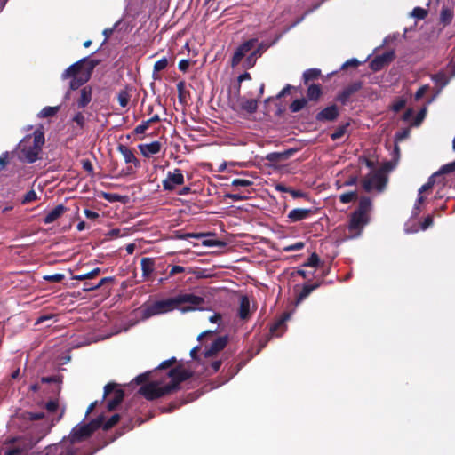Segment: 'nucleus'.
Instances as JSON below:
<instances>
[{"instance_id":"obj_1","label":"nucleus","mask_w":455,"mask_h":455,"mask_svg":"<svg viewBox=\"0 0 455 455\" xmlns=\"http://www.w3.org/2000/svg\"><path fill=\"white\" fill-rule=\"evenodd\" d=\"M167 376L172 379L170 383L161 386L158 381H150L148 384L142 385L138 393L148 401L164 397L180 390V384L190 379L193 372L184 369L182 365H178L171 369Z\"/></svg>"},{"instance_id":"obj_2","label":"nucleus","mask_w":455,"mask_h":455,"mask_svg":"<svg viewBox=\"0 0 455 455\" xmlns=\"http://www.w3.org/2000/svg\"><path fill=\"white\" fill-rule=\"evenodd\" d=\"M99 64V60L83 58L66 68L61 74V79L66 80L71 78L69 90H77L90 80L93 69Z\"/></svg>"},{"instance_id":"obj_3","label":"nucleus","mask_w":455,"mask_h":455,"mask_svg":"<svg viewBox=\"0 0 455 455\" xmlns=\"http://www.w3.org/2000/svg\"><path fill=\"white\" fill-rule=\"evenodd\" d=\"M52 425H48L46 431L38 438L21 436L6 440L4 443L6 446L4 455H31L35 451H32L33 448L48 433Z\"/></svg>"},{"instance_id":"obj_4","label":"nucleus","mask_w":455,"mask_h":455,"mask_svg":"<svg viewBox=\"0 0 455 455\" xmlns=\"http://www.w3.org/2000/svg\"><path fill=\"white\" fill-rule=\"evenodd\" d=\"M44 142V133L40 130H36L32 135L27 136L20 146V153L24 160L29 164L35 163L38 159Z\"/></svg>"},{"instance_id":"obj_5","label":"nucleus","mask_w":455,"mask_h":455,"mask_svg":"<svg viewBox=\"0 0 455 455\" xmlns=\"http://www.w3.org/2000/svg\"><path fill=\"white\" fill-rule=\"evenodd\" d=\"M103 421V415H100L97 419L91 420L88 423L83 425H76L73 427L70 435L69 442L72 446L74 443L83 442L101 427Z\"/></svg>"},{"instance_id":"obj_6","label":"nucleus","mask_w":455,"mask_h":455,"mask_svg":"<svg viewBox=\"0 0 455 455\" xmlns=\"http://www.w3.org/2000/svg\"><path fill=\"white\" fill-rule=\"evenodd\" d=\"M175 308L172 298L157 300L153 303H145L140 307L142 319H148L154 315L165 314Z\"/></svg>"},{"instance_id":"obj_7","label":"nucleus","mask_w":455,"mask_h":455,"mask_svg":"<svg viewBox=\"0 0 455 455\" xmlns=\"http://www.w3.org/2000/svg\"><path fill=\"white\" fill-rule=\"evenodd\" d=\"M387 182L385 173L381 171H377L370 173L362 180V187L366 192H371L376 189L379 192L384 190Z\"/></svg>"},{"instance_id":"obj_8","label":"nucleus","mask_w":455,"mask_h":455,"mask_svg":"<svg viewBox=\"0 0 455 455\" xmlns=\"http://www.w3.org/2000/svg\"><path fill=\"white\" fill-rule=\"evenodd\" d=\"M31 455H76V449L67 441L50 444L43 451H34Z\"/></svg>"},{"instance_id":"obj_9","label":"nucleus","mask_w":455,"mask_h":455,"mask_svg":"<svg viewBox=\"0 0 455 455\" xmlns=\"http://www.w3.org/2000/svg\"><path fill=\"white\" fill-rule=\"evenodd\" d=\"M111 394H113V397L107 402V409L110 411L116 410L124 397V390L118 388L116 383H108L104 387L103 399H106Z\"/></svg>"},{"instance_id":"obj_10","label":"nucleus","mask_w":455,"mask_h":455,"mask_svg":"<svg viewBox=\"0 0 455 455\" xmlns=\"http://www.w3.org/2000/svg\"><path fill=\"white\" fill-rule=\"evenodd\" d=\"M163 188L165 191H172L177 186L184 184L182 171L176 168L172 172H168L166 178L163 180Z\"/></svg>"},{"instance_id":"obj_11","label":"nucleus","mask_w":455,"mask_h":455,"mask_svg":"<svg viewBox=\"0 0 455 455\" xmlns=\"http://www.w3.org/2000/svg\"><path fill=\"white\" fill-rule=\"evenodd\" d=\"M257 41L258 40L256 38H252L243 42L237 47L231 59V66L233 68L236 67L243 57H245L254 48Z\"/></svg>"},{"instance_id":"obj_12","label":"nucleus","mask_w":455,"mask_h":455,"mask_svg":"<svg viewBox=\"0 0 455 455\" xmlns=\"http://www.w3.org/2000/svg\"><path fill=\"white\" fill-rule=\"evenodd\" d=\"M395 58L394 51H387L382 54L377 55L370 62V68L372 71L378 72L383 69L386 66L390 64Z\"/></svg>"},{"instance_id":"obj_13","label":"nucleus","mask_w":455,"mask_h":455,"mask_svg":"<svg viewBox=\"0 0 455 455\" xmlns=\"http://www.w3.org/2000/svg\"><path fill=\"white\" fill-rule=\"evenodd\" d=\"M339 116V108L336 104H331L315 115V121L318 123L334 122Z\"/></svg>"},{"instance_id":"obj_14","label":"nucleus","mask_w":455,"mask_h":455,"mask_svg":"<svg viewBox=\"0 0 455 455\" xmlns=\"http://www.w3.org/2000/svg\"><path fill=\"white\" fill-rule=\"evenodd\" d=\"M363 83L362 81H355L347 85L341 92H339L335 97L337 102H340L342 105H346L350 97L359 92L363 88Z\"/></svg>"},{"instance_id":"obj_15","label":"nucleus","mask_w":455,"mask_h":455,"mask_svg":"<svg viewBox=\"0 0 455 455\" xmlns=\"http://www.w3.org/2000/svg\"><path fill=\"white\" fill-rule=\"evenodd\" d=\"M369 216L362 215L356 212H354L349 220L348 230L350 233H355L359 235L363 228L368 223Z\"/></svg>"},{"instance_id":"obj_16","label":"nucleus","mask_w":455,"mask_h":455,"mask_svg":"<svg viewBox=\"0 0 455 455\" xmlns=\"http://www.w3.org/2000/svg\"><path fill=\"white\" fill-rule=\"evenodd\" d=\"M172 299L174 301L175 308L178 306H180L181 304H185V303H189L194 306H199L204 302V299L203 297H200V296H197V295H195L192 293L180 294L176 297H173Z\"/></svg>"},{"instance_id":"obj_17","label":"nucleus","mask_w":455,"mask_h":455,"mask_svg":"<svg viewBox=\"0 0 455 455\" xmlns=\"http://www.w3.org/2000/svg\"><path fill=\"white\" fill-rule=\"evenodd\" d=\"M228 342V337L226 336H220L218 337L212 344L211 346L205 349L204 351V357H212L214 355H216L218 352L223 350Z\"/></svg>"},{"instance_id":"obj_18","label":"nucleus","mask_w":455,"mask_h":455,"mask_svg":"<svg viewBox=\"0 0 455 455\" xmlns=\"http://www.w3.org/2000/svg\"><path fill=\"white\" fill-rule=\"evenodd\" d=\"M322 284V281H316L314 283H305L296 295V304L301 303L306 298H307L311 294L312 291L319 288Z\"/></svg>"},{"instance_id":"obj_19","label":"nucleus","mask_w":455,"mask_h":455,"mask_svg":"<svg viewBox=\"0 0 455 455\" xmlns=\"http://www.w3.org/2000/svg\"><path fill=\"white\" fill-rule=\"evenodd\" d=\"M117 150L122 154L126 164H133L135 168L140 167V160L134 156L133 151L129 147L124 144H119L117 146Z\"/></svg>"},{"instance_id":"obj_20","label":"nucleus","mask_w":455,"mask_h":455,"mask_svg":"<svg viewBox=\"0 0 455 455\" xmlns=\"http://www.w3.org/2000/svg\"><path fill=\"white\" fill-rule=\"evenodd\" d=\"M92 98V88L90 85L84 86L79 92V97L76 100L78 108H84L91 102Z\"/></svg>"},{"instance_id":"obj_21","label":"nucleus","mask_w":455,"mask_h":455,"mask_svg":"<svg viewBox=\"0 0 455 455\" xmlns=\"http://www.w3.org/2000/svg\"><path fill=\"white\" fill-rule=\"evenodd\" d=\"M314 213L315 210L313 209L295 208L288 213V218L291 222H298L307 219Z\"/></svg>"},{"instance_id":"obj_22","label":"nucleus","mask_w":455,"mask_h":455,"mask_svg":"<svg viewBox=\"0 0 455 455\" xmlns=\"http://www.w3.org/2000/svg\"><path fill=\"white\" fill-rule=\"evenodd\" d=\"M161 143L156 140L148 144L139 145V149L145 157H150L153 155L158 154L161 150Z\"/></svg>"},{"instance_id":"obj_23","label":"nucleus","mask_w":455,"mask_h":455,"mask_svg":"<svg viewBox=\"0 0 455 455\" xmlns=\"http://www.w3.org/2000/svg\"><path fill=\"white\" fill-rule=\"evenodd\" d=\"M142 276L144 279L148 280L155 271L156 262L153 258H142L140 261Z\"/></svg>"},{"instance_id":"obj_24","label":"nucleus","mask_w":455,"mask_h":455,"mask_svg":"<svg viewBox=\"0 0 455 455\" xmlns=\"http://www.w3.org/2000/svg\"><path fill=\"white\" fill-rule=\"evenodd\" d=\"M66 210L67 208L63 204L57 205L44 217V223L51 224L54 222L62 216Z\"/></svg>"},{"instance_id":"obj_25","label":"nucleus","mask_w":455,"mask_h":455,"mask_svg":"<svg viewBox=\"0 0 455 455\" xmlns=\"http://www.w3.org/2000/svg\"><path fill=\"white\" fill-rule=\"evenodd\" d=\"M250 300L247 296H242L238 309V316L242 320H247L250 317Z\"/></svg>"},{"instance_id":"obj_26","label":"nucleus","mask_w":455,"mask_h":455,"mask_svg":"<svg viewBox=\"0 0 455 455\" xmlns=\"http://www.w3.org/2000/svg\"><path fill=\"white\" fill-rule=\"evenodd\" d=\"M323 94L322 87L318 84H312L307 90V100L311 101H317Z\"/></svg>"},{"instance_id":"obj_27","label":"nucleus","mask_w":455,"mask_h":455,"mask_svg":"<svg viewBox=\"0 0 455 455\" xmlns=\"http://www.w3.org/2000/svg\"><path fill=\"white\" fill-rule=\"evenodd\" d=\"M293 152V149L285 150L283 152H271L266 156V159L272 163H278L281 160L289 158Z\"/></svg>"},{"instance_id":"obj_28","label":"nucleus","mask_w":455,"mask_h":455,"mask_svg":"<svg viewBox=\"0 0 455 455\" xmlns=\"http://www.w3.org/2000/svg\"><path fill=\"white\" fill-rule=\"evenodd\" d=\"M241 109L249 114H253L258 109V100L253 99L242 98L239 100Z\"/></svg>"},{"instance_id":"obj_29","label":"nucleus","mask_w":455,"mask_h":455,"mask_svg":"<svg viewBox=\"0 0 455 455\" xmlns=\"http://www.w3.org/2000/svg\"><path fill=\"white\" fill-rule=\"evenodd\" d=\"M371 200L368 196H362L359 199V204L357 209L355 211L362 215H368L369 212L371 210Z\"/></svg>"},{"instance_id":"obj_30","label":"nucleus","mask_w":455,"mask_h":455,"mask_svg":"<svg viewBox=\"0 0 455 455\" xmlns=\"http://www.w3.org/2000/svg\"><path fill=\"white\" fill-rule=\"evenodd\" d=\"M289 318V314L288 313H284L281 318H279L275 323H274L271 326H270V333L272 335H275V336H279L280 334L277 333V331L279 330L282 329V332L283 331V328H284V325H285V322L286 320Z\"/></svg>"},{"instance_id":"obj_31","label":"nucleus","mask_w":455,"mask_h":455,"mask_svg":"<svg viewBox=\"0 0 455 455\" xmlns=\"http://www.w3.org/2000/svg\"><path fill=\"white\" fill-rule=\"evenodd\" d=\"M454 16L453 9L448 7H443L440 13V23L443 24V27L451 23Z\"/></svg>"},{"instance_id":"obj_32","label":"nucleus","mask_w":455,"mask_h":455,"mask_svg":"<svg viewBox=\"0 0 455 455\" xmlns=\"http://www.w3.org/2000/svg\"><path fill=\"white\" fill-rule=\"evenodd\" d=\"M321 76V70L318 68H309L303 73V81L307 84L310 81L316 80Z\"/></svg>"},{"instance_id":"obj_33","label":"nucleus","mask_w":455,"mask_h":455,"mask_svg":"<svg viewBox=\"0 0 455 455\" xmlns=\"http://www.w3.org/2000/svg\"><path fill=\"white\" fill-rule=\"evenodd\" d=\"M60 109V106L44 107L38 114L39 118H47L54 116Z\"/></svg>"},{"instance_id":"obj_34","label":"nucleus","mask_w":455,"mask_h":455,"mask_svg":"<svg viewBox=\"0 0 455 455\" xmlns=\"http://www.w3.org/2000/svg\"><path fill=\"white\" fill-rule=\"evenodd\" d=\"M307 100L306 98L296 99L290 105V110L292 113H297V112L300 111L301 109H303L307 106Z\"/></svg>"},{"instance_id":"obj_35","label":"nucleus","mask_w":455,"mask_h":455,"mask_svg":"<svg viewBox=\"0 0 455 455\" xmlns=\"http://www.w3.org/2000/svg\"><path fill=\"white\" fill-rule=\"evenodd\" d=\"M100 271L101 270H100V267H96V268L92 269V271H90L88 273L74 275L72 277V279L78 280V281L92 279V278L96 277L97 275H99Z\"/></svg>"},{"instance_id":"obj_36","label":"nucleus","mask_w":455,"mask_h":455,"mask_svg":"<svg viewBox=\"0 0 455 455\" xmlns=\"http://www.w3.org/2000/svg\"><path fill=\"white\" fill-rule=\"evenodd\" d=\"M432 80L441 87L448 84L450 79L446 76L444 72H438L432 76Z\"/></svg>"},{"instance_id":"obj_37","label":"nucleus","mask_w":455,"mask_h":455,"mask_svg":"<svg viewBox=\"0 0 455 455\" xmlns=\"http://www.w3.org/2000/svg\"><path fill=\"white\" fill-rule=\"evenodd\" d=\"M103 419H105L103 418ZM119 420H120V415L114 414L107 421L103 420L100 427H102L103 430L107 431V430L112 428L115 425H116Z\"/></svg>"},{"instance_id":"obj_38","label":"nucleus","mask_w":455,"mask_h":455,"mask_svg":"<svg viewBox=\"0 0 455 455\" xmlns=\"http://www.w3.org/2000/svg\"><path fill=\"white\" fill-rule=\"evenodd\" d=\"M130 99L131 95L126 89L121 90L118 92L117 100L122 108H126L128 106Z\"/></svg>"},{"instance_id":"obj_39","label":"nucleus","mask_w":455,"mask_h":455,"mask_svg":"<svg viewBox=\"0 0 455 455\" xmlns=\"http://www.w3.org/2000/svg\"><path fill=\"white\" fill-rule=\"evenodd\" d=\"M348 125H349V123H347L345 124H342V125H339V127H337L336 130L331 134V139L332 140H339L340 138H342L345 135Z\"/></svg>"},{"instance_id":"obj_40","label":"nucleus","mask_w":455,"mask_h":455,"mask_svg":"<svg viewBox=\"0 0 455 455\" xmlns=\"http://www.w3.org/2000/svg\"><path fill=\"white\" fill-rule=\"evenodd\" d=\"M320 264V258L317 253L313 252L309 258L305 261L302 267H316Z\"/></svg>"},{"instance_id":"obj_41","label":"nucleus","mask_w":455,"mask_h":455,"mask_svg":"<svg viewBox=\"0 0 455 455\" xmlns=\"http://www.w3.org/2000/svg\"><path fill=\"white\" fill-rule=\"evenodd\" d=\"M22 417L25 419H28L29 421H36L40 420L44 418V412H31V411H25L22 413Z\"/></svg>"},{"instance_id":"obj_42","label":"nucleus","mask_w":455,"mask_h":455,"mask_svg":"<svg viewBox=\"0 0 455 455\" xmlns=\"http://www.w3.org/2000/svg\"><path fill=\"white\" fill-rule=\"evenodd\" d=\"M455 172V160L451 163L446 164L443 165L438 172L435 173V175H442V174H448Z\"/></svg>"},{"instance_id":"obj_43","label":"nucleus","mask_w":455,"mask_h":455,"mask_svg":"<svg viewBox=\"0 0 455 455\" xmlns=\"http://www.w3.org/2000/svg\"><path fill=\"white\" fill-rule=\"evenodd\" d=\"M357 198L356 191H350L347 193H343L339 196V201L342 204H348L352 201H355Z\"/></svg>"},{"instance_id":"obj_44","label":"nucleus","mask_w":455,"mask_h":455,"mask_svg":"<svg viewBox=\"0 0 455 455\" xmlns=\"http://www.w3.org/2000/svg\"><path fill=\"white\" fill-rule=\"evenodd\" d=\"M435 177H436V175H435V173L433 175H431L428 178L427 181L420 187V188L419 189V194H422L426 191L432 189V188L434 187L435 182Z\"/></svg>"},{"instance_id":"obj_45","label":"nucleus","mask_w":455,"mask_h":455,"mask_svg":"<svg viewBox=\"0 0 455 455\" xmlns=\"http://www.w3.org/2000/svg\"><path fill=\"white\" fill-rule=\"evenodd\" d=\"M253 185V182L251 180H245V179H234L231 182V186L232 187H243V188H247V187H251Z\"/></svg>"},{"instance_id":"obj_46","label":"nucleus","mask_w":455,"mask_h":455,"mask_svg":"<svg viewBox=\"0 0 455 455\" xmlns=\"http://www.w3.org/2000/svg\"><path fill=\"white\" fill-rule=\"evenodd\" d=\"M37 199V195L34 189L29 190L23 196L21 203L23 204H29L31 202H34Z\"/></svg>"},{"instance_id":"obj_47","label":"nucleus","mask_w":455,"mask_h":455,"mask_svg":"<svg viewBox=\"0 0 455 455\" xmlns=\"http://www.w3.org/2000/svg\"><path fill=\"white\" fill-rule=\"evenodd\" d=\"M411 14L418 20H423L427 17V11L420 7H415Z\"/></svg>"},{"instance_id":"obj_48","label":"nucleus","mask_w":455,"mask_h":455,"mask_svg":"<svg viewBox=\"0 0 455 455\" xmlns=\"http://www.w3.org/2000/svg\"><path fill=\"white\" fill-rule=\"evenodd\" d=\"M168 66V60L167 58L164 57L162 59H160L159 60H157L155 64H154V72H160L164 69H165Z\"/></svg>"},{"instance_id":"obj_49","label":"nucleus","mask_w":455,"mask_h":455,"mask_svg":"<svg viewBox=\"0 0 455 455\" xmlns=\"http://www.w3.org/2000/svg\"><path fill=\"white\" fill-rule=\"evenodd\" d=\"M226 198H229L234 202L243 201L248 198L246 195L242 193H226L224 196Z\"/></svg>"},{"instance_id":"obj_50","label":"nucleus","mask_w":455,"mask_h":455,"mask_svg":"<svg viewBox=\"0 0 455 455\" xmlns=\"http://www.w3.org/2000/svg\"><path fill=\"white\" fill-rule=\"evenodd\" d=\"M104 199L108 200V202L114 203V202H123L124 196L116 194V193H104L103 194Z\"/></svg>"},{"instance_id":"obj_51","label":"nucleus","mask_w":455,"mask_h":455,"mask_svg":"<svg viewBox=\"0 0 455 455\" xmlns=\"http://www.w3.org/2000/svg\"><path fill=\"white\" fill-rule=\"evenodd\" d=\"M64 278H65V275L60 273H56L53 275H49L44 276V279L45 281L52 282V283H60V282L63 281Z\"/></svg>"},{"instance_id":"obj_52","label":"nucleus","mask_w":455,"mask_h":455,"mask_svg":"<svg viewBox=\"0 0 455 455\" xmlns=\"http://www.w3.org/2000/svg\"><path fill=\"white\" fill-rule=\"evenodd\" d=\"M72 122L76 123L81 129L85 124V117L82 112H77L72 118Z\"/></svg>"},{"instance_id":"obj_53","label":"nucleus","mask_w":455,"mask_h":455,"mask_svg":"<svg viewBox=\"0 0 455 455\" xmlns=\"http://www.w3.org/2000/svg\"><path fill=\"white\" fill-rule=\"evenodd\" d=\"M114 282V277L108 276L104 277L100 280V282L94 285L93 287L86 288L85 290H98L101 286L105 285L106 283Z\"/></svg>"},{"instance_id":"obj_54","label":"nucleus","mask_w":455,"mask_h":455,"mask_svg":"<svg viewBox=\"0 0 455 455\" xmlns=\"http://www.w3.org/2000/svg\"><path fill=\"white\" fill-rule=\"evenodd\" d=\"M406 105V100L404 99H398L392 105V110L394 112H399L402 110Z\"/></svg>"},{"instance_id":"obj_55","label":"nucleus","mask_w":455,"mask_h":455,"mask_svg":"<svg viewBox=\"0 0 455 455\" xmlns=\"http://www.w3.org/2000/svg\"><path fill=\"white\" fill-rule=\"evenodd\" d=\"M121 20L116 21L112 28H107L103 30V35L105 36L104 42H106L114 33L115 29L120 24Z\"/></svg>"},{"instance_id":"obj_56","label":"nucleus","mask_w":455,"mask_h":455,"mask_svg":"<svg viewBox=\"0 0 455 455\" xmlns=\"http://www.w3.org/2000/svg\"><path fill=\"white\" fill-rule=\"evenodd\" d=\"M305 247V243L303 242H297L293 244H291L287 247H285L283 250L285 251H299Z\"/></svg>"},{"instance_id":"obj_57","label":"nucleus","mask_w":455,"mask_h":455,"mask_svg":"<svg viewBox=\"0 0 455 455\" xmlns=\"http://www.w3.org/2000/svg\"><path fill=\"white\" fill-rule=\"evenodd\" d=\"M59 408V403L57 401L51 400L45 403V409L49 413L55 412Z\"/></svg>"},{"instance_id":"obj_58","label":"nucleus","mask_w":455,"mask_h":455,"mask_svg":"<svg viewBox=\"0 0 455 455\" xmlns=\"http://www.w3.org/2000/svg\"><path fill=\"white\" fill-rule=\"evenodd\" d=\"M149 127V124H148L147 120L143 121L140 124L137 125L134 129L135 134H142L144 133Z\"/></svg>"},{"instance_id":"obj_59","label":"nucleus","mask_w":455,"mask_h":455,"mask_svg":"<svg viewBox=\"0 0 455 455\" xmlns=\"http://www.w3.org/2000/svg\"><path fill=\"white\" fill-rule=\"evenodd\" d=\"M428 89H429L428 85H423V86L419 87L414 95L415 100H419L425 95V93L428 91Z\"/></svg>"},{"instance_id":"obj_60","label":"nucleus","mask_w":455,"mask_h":455,"mask_svg":"<svg viewBox=\"0 0 455 455\" xmlns=\"http://www.w3.org/2000/svg\"><path fill=\"white\" fill-rule=\"evenodd\" d=\"M83 169L87 172L89 174L93 173V166L92 162L89 159L82 160Z\"/></svg>"},{"instance_id":"obj_61","label":"nucleus","mask_w":455,"mask_h":455,"mask_svg":"<svg viewBox=\"0 0 455 455\" xmlns=\"http://www.w3.org/2000/svg\"><path fill=\"white\" fill-rule=\"evenodd\" d=\"M360 65V61L357 60V59H350L348 60H347L341 67L342 69H346L348 67H354V68H356Z\"/></svg>"},{"instance_id":"obj_62","label":"nucleus","mask_w":455,"mask_h":455,"mask_svg":"<svg viewBox=\"0 0 455 455\" xmlns=\"http://www.w3.org/2000/svg\"><path fill=\"white\" fill-rule=\"evenodd\" d=\"M266 50V47L263 44H259L255 50L251 53V59H257L258 56H260L262 52Z\"/></svg>"},{"instance_id":"obj_63","label":"nucleus","mask_w":455,"mask_h":455,"mask_svg":"<svg viewBox=\"0 0 455 455\" xmlns=\"http://www.w3.org/2000/svg\"><path fill=\"white\" fill-rule=\"evenodd\" d=\"M433 225V216L427 215L421 223V229L426 230Z\"/></svg>"},{"instance_id":"obj_64","label":"nucleus","mask_w":455,"mask_h":455,"mask_svg":"<svg viewBox=\"0 0 455 455\" xmlns=\"http://www.w3.org/2000/svg\"><path fill=\"white\" fill-rule=\"evenodd\" d=\"M189 66H190V60H186V59L180 60V62L178 64L179 69L182 72H187Z\"/></svg>"}]
</instances>
